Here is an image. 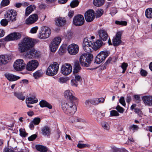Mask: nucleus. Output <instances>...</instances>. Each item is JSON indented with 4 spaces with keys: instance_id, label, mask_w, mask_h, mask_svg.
<instances>
[{
    "instance_id": "1",
    "label": "nucleus",
    "mask_w": 152,
    "mask_h": 152,
    "mask_svg": "<svg viewBox=\"0 0 152 152\" xmlns=\"http://www.w3.org/2000/svg\"><path fill=\"white\" fill-rule=\"evenodd\" d=\"M34 45L31 38L26 37L18 44V50L20 53L26 52L25 56L26 58H33L38 57L39 56V52L34 48L31 49Z\"/></svg>"
},
{
    "instance_id": "2",
    "label": "nucleus",
    "mask_w": 152,
    "mask_h": 152,
    "mask_svg": "<svg viewBox=\"0 0 152 152\" xmlns=\"http://www.w3.org/2000/svg\"><path fill=\"white\" fill-rule=\"evenodd\" d=\"M77 102L75 101H63L61 107L64 112L69 115H73L77 111L76 103Z\"/></svg>"
},
{
    "instance_id": "3",
    "label": "nucleus",
    "mask_w": 152,
    "mask_h": 152,
    "mask_svg": "<svg viewBox=\"0 0 152 152\" xmlns=\"http://www.w3.org/2000/svg\"><path fill=\"white\" fill-rule=\"evenodd\" d=\"M93 55L91 53L82 54L80 58V62L83 66H89L93 59Z\"/></svg>"
},
{
    "instance_id": "4",
    "label": "nucleus",
    "mask_w": 152,
    "mask_h": 152,
    "mask_svg": "<svg viewBox=\"0 0 152 152\" xmlns=\"http://www.w3.org/2000/svg\"><path fill=\"white\" fill-rule=\"evenodd\" d=\"M59 69V65L57 62H54L53 64L50 65L46 71V74L49 76H54L58 72Z\"/></svg>"
},
{
    "instance_id": "5",
    "label": "nucleus",
    "mask_w": 152,
    "mask_h": 152,
    "mask_svg": "<svg viewBox=\"0 0 152 152\" xmlns=\"http://www.w3.org/2000/svg\"><path fill=\"white\" fill-rule=\"evenodd\" d=\"M93 46L94 45L91 41H90L88 38L86 37L84 39L83 47L85 52L88 53H91L94 49Z\"/></svg>"
},
{
    "instance_id": "6",
    "label": "nucleus",
    "mask_w": 152,
    "mask_h": 152,
    "mask_svg": "<svg viewBox=\"0 0 152 152\" xmlns=\"http://www.w3.org/2000/svg\"><path fill=\"white\" fill-rule=\"evenodd\" d=\"M109 54V53L107 51H101L95 58L94 63L100 64L105 60Z\"/></svg>"
},
{
    "instance_id": "7",
    "label": "nucleus",
    "mask_w": 152,
    "mask_h": 152,
    "mask_svg": "<svg viewBox=\"0 0 152 152\" xmlns=\"http://www.w3.org/2000/svg\"><path fill=\"white\" fill-rule=\"evenodd\" d=\"M51 33L50 29L48 27L45 26L42 28L39 33V37L40 39H45L50 37Z\"/></svg>"
},
{
    "instance_id": "8",
    "label": "nucleus",
    "mask_w": 152,
    "mask_h": 152,
    "mask_svg": "<svg viewBox=\"0 0 152 152\" xmlns=\"http://www.w3.org/2000/svg\"><path fill=\"white\" fill-rule=\"evenodd\" d=\"M61 41V38L60 37H56L52 40L49 46L52 52H54L56 51Z\"/></svg>"
},
{
    "instance_id": "9",
    "label": "nucleus",
    "mask_w": 152,
    "mask_h": 152,
    "mask_svg": "<svg viewBox=\"0 0 152 152\" xmlns=\"http://www.w3.org/2000/svg\"><path fill=\"white\" fill-rule=\"evenodd\" d=\"M26 64L23 60L18 59L14 62L13 66L14 69L18 71H21L25 69Z\"/></svg>"
},
{
    "instance_id": "10",
    "label": "nucleus",
    "mask_w": 152,
    "mask_h": 152,
    "mask_svg": "<svg viewBox=\"0 0 152 152\" xmlns=\"http://www.w3.org/2000/svg\"><path fill=\"white\" fill-rule=\"evenodd\" d=\"M85 20L83 16L80 14L75 16L73 19V23L76 26H80L84 23Z\"/></svg>"
},
{
    "instance_id": "11",
    "label": "nucleus",
    "mask_w": 152,
    "mask_h": 152,
    "mask_svg": "<svg viewBox=\"0 0 152 152\" xmlns=\"http://www.w3.org/2000/svg\"><path fill=\"white\" fill-rule=\"evenodd\" d=\"M39 63L35 60H33L28 62L26 66V69L29 71H32L35 70L38 66Z\"/></svg>"
},
{
    "instance_id": "12",
    "label": "nucleus",
    "mask_w": 152,
    "mask_h": 152,
    "mask_svg": "<svg viewBox=\"0 0 152 152\" xmlns=\"http://www.w3.org/2000/svg\"><path fill=\"white\" fill-rule=\"evenodd\" d=\"M72 69V66L70 64H65L62 66L61 72L64 75H67L71 73Z\"/></svg>"
},
{
    "instance_id": "13",
    "label": "nucleus",
    "mask_w": 152,
    "mask_h": 152,
    "mask_svg": "<svg viewBox=\"0 0 152 152\" xmlns=\"http://www.w3.org/2000/svg\"><path fill=\"white\" fill-rule=\"evenodd\" d=\"M94 12L92 10H89L85 13L84 17L86 21L90 22L92 21L95 18Z\"/></svg>"
},
{
    "instance_id": "14",
    "label": "nucleus",
    "mask_w": 152,
    "mask_h": 152,
    "mask_svg": "<svg viewBox=\"0 0 152 152\" xmlns=\"http://www.w3.org/2000/svg\"><path fill=\"white\" fill-rule=\"evenodd\" d=\"M79 47L78 46L75 44L69 45L68 47V51L71 55H75L78 52Z\"/></svg>"
},
{
    "instance_id": "15",
    "label": "nucleus",
    "mask_w": 152,
    "mask_h": 152,
    "mask_svg": "<svg viewBox=\"0 0 152 152\" xmlns=\"http://www.w3.org/2000/svg\"><path fill=\"white\" fill-rule=\"evenodd\" d=\"M11 56L9 54L0 55V65L7 64L11 60Z\"/></svg>"
},
{
    "instance_id": "16",
    "label": "nucleus",
    "mask_w": 152,
    "mask_h": 152,
    "mask_svg": "<svg viewBox=\"0 0 152 152\" xmlns=\"http://www.w3.org/2000/svg\"><path fill=\"white\" fill-rule=\"evenodd\" d=\"M21 37V35L20 33L14 32L9 34L6 37L5 39L7 41L17 40L20 39Z\"/></svg>"
},
{
    "instance_id": "17",
    "label": "nucleus",
    "mask_w": 152,
    "mask_h": 152,
    "mask_svg": "<svg viewBox=\"0 0 152 152\" xmlns=\"http://www.w3.org/2000/svg\"><path fill=\"white\" fill-rule=\"evenodd\" d=\"M97 33L100 39V40L102 41H105L109 38L107 31L103 28L98 30Z\"/></svg>"
},
{
    "instance_id": "18",
    "label": "nucleus",
    "mask_w": 152,
    "mask_h": 152,
    "mask_svg": "<svg viewBox=\"0 0 152 152\" xmlns=\"http://www.w3.org/2000/svg\"><path fill=\"white\" fill-rule=\"evenodd\" d=\"M38 16L37 15L34 14L30 15L26 20L25 23L27 25H31L34 23L38 19Z\"/></svg>"
},
{
    "instance_id": "19",
    "label": "nucleus",
    "mask_w": 152,
    "mask_h": 152,
    "mask_svg": "<svg viewBox=\"0 0 152 152\" xmlns=\"http://www.w3.org/2000/svg\"><path fill=\"white\" fill-rule=\"evenodd\" d=\"M73 76L75 78L71 80V84L72 86L77 87L79 83H81L82 79L81 76L78 74L74 75Z\"/></svg>"
},
{
    "instance_id": "20",
    "label": "nucleus",
    "mask_w": 152,
    "mask_h": 152,
    "mask_svg": "<svg viewBox=\"0 0 152 152\" xmlns=\"http://www.w3.org/2000/svg\"><path fill=\"white\" fill-rule=\"evenodd\" d=\"M72 91L68 90L65 91L64 93L65 97L67 99H69L70 100L69 101L77 102V98L72 95Z\"/></svg>"
},
{
    "instance_id": "21",
    "label": "nucleus",
    "mask_w": 152,
    "mask_h": 152,
    "mask_svg": "<svg viewBox=\"0 0 152 152\" xmlns=\"http://www.w3.org/2000/svg\"><path fill=\"white\" fill-rule=\"evenodd\" d=\"M121 32H117L115 37L113 40V45L115 46L119 45L121 42Z\"/></svg>"
},
{
    "instance_id": "22",
    "label": "nucleus",
    "mask_w": 152,
    "mask_h": 152,
    "mask_svg": "<svg viewBox=\"0 0 152 152\" xmlns=\"http://www.w3.org/2000/svg\"><path fill=\"white\" fill-rule=\"evenodd\" d=\"M142 100L146 105H152V96H145L142 97Z\"/></svg>"
},
{
    "instance_id": "23",
    "label": "nucleus",
    "mask_w": 152,
    "mask_h": 152,
    "mask_svg": "<svg viewBox=\"0 0 152 152\" xmlns=\"http://www.w3.org/2000/svg\"><path fill=\"white\" fill-rule=\"evenodd\" d=\"M4 76L6 78L10 81H14L19 79L20 77L15 75H14L9 73H6L4 74Z\"/></svg>"
},
{
    "instance_id": "24",
    "label": "nucleus",
    "mask_w": 152,
    "mask_h": 152,
    "mask_svg": "<svg viewBox=\"0 0 152 152\" xmlns=\"http://www.w3.org/2000/svg\"><path fill=\"white\" fill-rule=\"evenodd\" d=\"M55 22L57 26H62L65 24L66 20L65 18L59 17L56 19Z\"/></svg>"
},
{
    "instance_id": "25",
    "label": "nucleus",
    "mask_w": 152,
    "mask_h": 152,
    "mask_svg": "<svg viewBox=\"0 0 152 152\" xmlns=\"http://www.w3.org/2000/svg\"><path fill=\"white\" fill-rule=\"evenodd\" d=\"M42 133L43 135L49 136L50 134V128L48 126H45L41 129Z\"/></svg>"
},
{
    "instance_id": "26",
    "label": "nucleus",
    "mask_w": 152,
    "mask_h": 152,
    "mask_svg": "<svg viewBox=\"0 0 152 152\" xmlns=\"http://www.w3.org/2000/svg\"><path fill=\"white\" fill-rule=\"evenodd\" d=\"M40 107H46L49 109L52 108V105L46 101L42 100L39 103Z\"/></svg>"
},
{
    "instance_id": "27",
    "label": "nucleus",
    "mask_w": 152,
    "mask_h": 152,
    "mask_svg": "<svg viewBox=\"0 0 152 152\" xmlns=\"http://www.w3.org/2000/svg\"><path fill=\"white\" fill-rule=\"evenodd\" d=\"M44 73L42 69L37 70L33 74V75L34 78L37 79L42 77Z\"/></svg>"
},
{
    "instance_id": "28",
    "label": "nucleus",
    "mask_w": 152,
    "mask_h": 152,
    "mask_svg": "<svg viewBox=\"0 0 152 152\" xmlns=\"http://www.w3.org/2000/svg\"><path fill=\"white\" fill-rule=\"evenodd\" d=\"M14 95L18 99L23 101L25 98V96H24L22 92H15Z\"/></svg>"
},
{
    "instance_id": "29",
    "label": "nucleus",
    "mask_w": 152,
    "mask_h": 152,
    "mask_svg": "<svg viewBox=\"0 0 152 152\" xmlns=\"http://www.w3.org/2000/svg\"><path fill=\"white\" fill-rule=\"evenodd\" d=\"M35 7H36L34 5H30L27 7L26 9L25 16H28L34 10Z\"/></svg>"
},
{
    "instance_id": "30",
    "label": "nucleus",
    "mask_w": 152,
    "mask_h": 152,
    "mask_svg": "<svg viewBox=\"0 0 152 152\" xmlns=\"http://www.w3.org/2000/svg\"><path fill=\"white\" fill-rule=\"evenodd\" d=\"M103 44V42L100 39L97 40L94 43V49L95 50H96L102 46Z\"/></svg>"
},
{
    "instance_id": "31",
    "label": "nucleus",
    "mask_w": 152,
    "mask_h": 152,
    "mask_svg": "<svg viewBox=\"0 0 152 152\" xmlns=\"http://www.w3.org/2000/svg\"><path fill=\"white\" fill-rule=\"evenodd\" d=\"M104 1L105 0H93V3L94 6L100 7L104 4Z\"/></svg>"
},
{
    "instance_id": "32",
    "label": "nucleus",
    "mask_w": 152,
    "mask_h": 152,
    "mask_svg": "<svg viewBox=\"0 0 152 152\" xmlns=\"http://www.w3.org/2000/svg\"><path fill=\"white\" fill-rule=\"evenodd\" d=\"M35 147L37 150L41 152H46L47 151V148L46 147L40 145H36Z\"/></svg>"
},
{
    "instance_id": "33",
    "label": "nucleus",
    "mask_w": 152,
    "mask_h": 152,
    "mask_svg": "<svg viewBox=\"0 0 152 152\" xmlns=\"http://www.w3.org/2000/svg\"><path fill=\"white\" fill-rule=\"evenodd\" d=\"M145 15L147 18H152V8H151L147 9L145 12Z\"/></svg>"
},
{
    "instance_id": "34",
    "label": "nucleus",
    "mask_w": 152,
    "mask_h": 152,
    "mask_svg": "<svg viewBox=\"0 0 152 152\" xmlns=\"http://www.w3.org/2000/svg\"><path fill=\"white\" fill-rule=\"evenodd\" d=\"M96 104V101L95 99H90L86 100L85 102V104L87 106H90V104Z\"/></svg>"
},
{
    "instance_id": "35",
    "label": "nucleus",
    "mask_w": 152,
    "mask_h": 152,
    "mask_svg": "<svg viewBox=\"0 0 152 152\" xmlns=\"http://www.w3.org/2000/svg\"><path fill=\"white\" fill-rule=\"evenodd\" d=\"M7 16H12L14 17L17 15V12L14 10H11L7 12Z\"/></svg>"
},
{
    "instance_id": "36",
    "label": "nucleus",
    "mask_w": 152,
    "mask_h": 152,
    "mask_svg": "<svg viewBox=\"0 0 152 152\" xmlns=\"http://www.w3.org/2000/svg\"><path fill=\"white\" fill-rule=\"evenodd\" d=\"M20 135L22 137H25L28 135L24 129H19Z\"/></svg>"
},
{
    "instance_id": "37",
    "label": "nucleus",
    "mask_w": 152,
    "mask_h": 152,
    "mask_svg": "<svg viewBox=\"0 0 152 152\" xmlns=\"http://www.w3.org/2000/svg\"><path fill=\"white\" fill-rule=\"evenodd\" d=\"M80 142H82V141H79V142L77 144V146L79 148H82L85 147H89L90 146L89 145L86 144H81Z\"/></svg>"
},
{
    "instance_id": "38",
    "label": "nucleus",
    "mask_w": 152,
    "mask_h": 152,
    "mask_svg": "<svg viewBox=\"0 0 152 152\" xmlns=\"http://www.w3.org/2000/svg\"><path fill=\"white\" fill-rule=\"evenodd\" d=\"M28 102V104H31L34 103H36L38 102V100L37 99H34L33 98L29 97L27 98Z\"/></svg>"
},
{
    "instance_id": "39",
    "label": "nucleus",
    "mask_w": 152,
    "mask_h": 152,
    "mask_svg": "<svg viewBox=\"0 0 152 152\" xmlns=\"http://www.w3.org/2000/svg\"><path fill=\"white\" fill-rule=\"evenodd\" d=\"M79 2L78 0L72 1L70 4V6L72 8H74L78 6Z\"/></svg>"
},
{
    "instance_id": "40",
    "label": "nucleus",
    "mask_w": 152,
    "mask_h": 152,
    "mask_svg": "<svg viewBox=\"0 0 152 152\" xmlns=\"http://www.w3.org/2000/svg\"><path fill=\"white\" fill-rule=\"evenodd\" d=\"M129 129L130 130H132L134 132L137 131L139 129V127L137 125L133 124L129 126Z\"/></svg>"
},
{
    "instance_id": "41",
    "label": "nucleus",
    "mask_w": 152,
    "mask_h": 152,
    "mask_svg": "<svg viewBox=\"0 0 152 152\" xmlns=\"http://www.w3.org/2000/svg\"><path fill=\"white\" fill-rule=\"evenodd\" d=\"M41 119L39 117H36L34 118L31 121L34 125H38L40 122Z\"/></svg>"
},
{
    "instance_id": "42",
    "label": "nucleus",
    "mask_w": 152,
    "mask_h": 152,
    "mask_svg": "<svg viewBox=\"0 0 152 152\" xmlns=\"http://www.w3.org/2000/svg\"><path fill=\"white\" fill-rule=\"evenodd\" d=\"M102 125L103 128L107 130H109L110 129V126L107 123L103 122L102 124Z\"/></svg>"
},
{
    "instance_id": "43",
    "label": "nucleus",
    "mask_w": 152,
    "mask_h": 152,
    "mask_svg": "<svg viewBox=\"0 0 152 152\" xmlns=\"http://www.w3.org/2000/svg\"><path fill=\"white\" fill-rule=\"evenodd\" d=\"M103 10L101 9H99L97 10L96 11V17L99 18L103 14Z\"/></svg>"
},
{
    "instance_id": "44",
    "label": "nucleus",
    "mask_w": 152,
    "mask_h": 152,
    "mask_svg": "<svg viewBox=\"0 0 152 152\" xmlns=\"http://www.w3.org/2000/svg\"><path fill=\"white\" fill-rule=\"evenodd\" d=\"M128 66V64L127 63L124 62L121 64V67L123 69L122 73H124L127 67Z\"/></svg>"
},
{
    "instance_id": "45",
    "label": "nucleus",
    "mask_w": 152,
    "mask_h": 152,
    "mask_svg": "<svg viewBox=\"0 0 152 152\" xmlns=\"http://www.w3.org/2000/svg\"><path fill=\"white\" fill-rule=\"evenodd\" d=\"M115 23L117 25H121L122 26H126L127 24V23L125 21H119L116 20L115 21Z\"/></svg>"
},
{
    "instance_id": "46",
    "label": "nucleus",
    "mask_w": 152,
    "mask_h": 152,
    "mask_svg": "<svg viewBox=\"0 0 152 152\" xmlns=\"http://www.w3.org/2000/svg\"><path fill=\"white\" fill-rule=\"evenodd\" d=\"M115 109L118 111V112L121 113H123L124 111V109L121 107L119 105H118L117 106Z\"/></svg>"
},
{
    "instance_id": "47",
    "label": "nucleus",
    "mask_w": 152,
    "mask_h": 152,
    "mask_svg": "<svg viewBox=\"0 0 152 152\" xmlns=\"http://www.w3.org/2000/svg\"><path fill=\"white\" fill-rule=\"evenodd\" d=\"M110 115L111 116H118L119 115V113L115 110H112L110 111Z\"/></svg>"
},
{
    "instance_id": "48",
    "label": "nucleus",
    "mask_w": 152,
    "mask_h": 152,
    "mask_svg": "<svg viewBox=\"0 0 152 152\" xmlns=\"http://www.w3.org/2000/svg\"><path fill=\"white\" fill-rule=\"evenodd\" d=\"M4 152H14V151L13 148L8 147L4 148Z\"/></svg>"
},
{
    "instance_id": "49",
    "label": "nucleus",
    "mask_w": 152,
    "mask_h": 152,
    "mask_svg": "<svg viewBox=\"0 0 152 152\" xmlns=\"http://www.w3.org/2000/svg\"><path fill=\"white\" fill-rule=\"evenodd\" d=\"M119 102L124 106L126 105V103L125 101L124 97H121L119 99Z\"/></svg>"
},
{
    "instance_id": "50",
    "label": "nucleus",
    "mask_w": 152,
    "mask_h": 152,
    "mask_svg": "<svg viewBox=\"0 0 152 152\" xmlns=\"http://www.w3.org/2000/svg\"><path fill=\"white\" fill-rule=\"evenodd\" d=\"M37 137V136L36 134H33L31 136L28 137V139L29 141H32L34 140Z\"/></svg>"
},
{
    "instance_id": "51",
    "label": "nucleus",
    "mask_w": 152,
    "mask_h": 152,
    "mask_svg": "<svg viewBox=\"0 0 152 152\" xmlns=\"http://www.w3.org/2000/svg\"><path fill=\"white\" fill-rule=\"evenodd\" d=\"M38 28V27L37 26L32 28L30 30V32L32 34L36 33L37 32Z\"/></svg>"
},
{
    "instance_id": "52",
    "label": "nucleus",
    "mask_w": 152,
    "mask_h": 152,
    "mask_svg": "<svg viewBox=\"0 0 152 152\" xmlns=\"http://www.w3.org/2000/svg\"><path fill=\"white\" fill-rule=\"evenodd\" d=\"M9 3V0H3L1 2L2 5L4 7L7 5Z\"/></svg>"
},
{
    "instance_id": "53",
    "label": "nucleus",
    "mask_w": 152,
    "mask_h": 152,
    "mask_svg": "<svg viewBox=\"0 0 152 152\" xmlns=\"http://www.w3.org/2000/svg\"><path fill=\"white\" fill-rule=\"evenodd\" d=\"M1 25L5 26L7 24L8 22L6 19H3L1 21Z\"/></svg>"
},
{
    "instance_id": "54",
    "label": "nucleus",
    "mask_w": 152,
    "mask_h": 152,
    "mask_svg": "<svg viewBox=\"0 0 152 152\" xmlns=\"http://www.w3.org/2000/svg\"><path fill=\"white\" fill-rule=\"evenodd\" d=\"M134 98L136 101V103H138L140 101V96L137 95H134L133 96Z\"/></svg>"
},
{
    "instance_id": "55",
    "label": "nucleus",
    "mask_w": 152,
    "mask_h": 152,
    "mask_svg": "<svg viewBox=\"0 0 152 152\" xmlns=\"http://www.w3.org/2000/svg\"><path fill=\"white\" fill-rule=\"evenodd\" d=\"M16 16H14V17H13L12 16H9L6 17V18H8V20L9 21H13L16 20Z\"/></svg>"
},
{
    "instance_id": "56",
    "label": "nucleus",
    "mask_w": 152,
    "mask_h": 152,
    "mask_svg": "<svg viewBox=\"0 0 152 152\" xmlns=\"http://www.w3.org/2000/svg\"><path fill=\"white\" fill-rule=\"evenodd\" d=\"M115 152H129L126 149L124 148L121 149H117L115 150Z\"/></svg>"
},
{
    "instance_id": "57",
    "label": "nucleus",
    "mask_w": 152,
    "mask_h": 152,
    "mask_svg": "<svg viewBox=\"0 0 152 152\" xmlns=\"http://www.w3.org/2000/svg\"><path fill=\"white\" fill-rule=\"evenodd\" d=\"M96 101V104L99 103H103L104 101V99L103 98L98 99L95 100Z\"/></svg>"
},
{
    "instance_id": "58",
    "label": "nucleus",
    "mask_w": 152,
    "mask_h": 152,
    "mask_svg": "<svg viewBox=\"0 0 152 152\" xmlns=\"http://www.w3.org/2000/svg\"><path fill=\"white\" fill-rule=\"evenodd\" d=\"M58 81L61 83H63L66 82V80L64 77H61L59 78Z\"/></svg>"
},
{
    "instance_id": "59",
    "label": "nucleus",
    "mask_w": 152,
    "mask_h": 152,
    "mask_svg": "<svg viewBox=\"0 0 152 152\" xmlns=\"http://www.w3.org/2000/svg\"><path fill=\"white\" fill-rule=\"evenodd\" d=\"M140 73L142 76H145L147 75V72L145 70L142 69L140 72Z\"/></svg>"
},
{
    "instance_id": "60",
    "label": "nucleus",
    "mask_w": 152,
    "mask_h": 152,
    "mask_svg": "<svg viewBox=\"0 0 152 152\" xmlns=\"http://www.w3.org/2000/svg\"><path fill=\"white\" fill-rule=\"evenodd\" d=\"M134 111L137 114H138V115H140L141 113V111L140 109L136 108L134 109Z\"/></svg>"
},
{
    "instance_id": "61",
    "label": "nucleus",
    "mask_w": 152,
    "mask_h": 152,
    "mask_svg": "<svg viewBox=\"0 0 152 152\" xmlns=\"http://www.w3.org/2000/svg\"><path fill=\"white\" fill-rule=\"evenodd\" d=\"M83 120L82 119L76 117H74V121L81 122H83Z\"/></svg>"
},
{
    "instance_id": "62",
    "label": "nucleus",
    "mask_w": 152,
    "mask_h": 152,
    "mask_svg": "<svg viewBox=\"0 0 152 152\" xmlns=\"http://www.w3.org/2000/svg\"><path fill=\"white\" fill-rule=\"evenodd\" d=\"M74 68L78 69V70H80V67L78 63H75Z\"/></svg>"
},
{
    "instance_id": "63",
    "label": "nucleus",
    "mask_w": 152,
    "mask_h": 152,
    "mask_svg": "<svg viewBox=\"0 0 152 152\" xmlns=\"http://www.w3.org/2000/svg\"><path fill=\"white\" fill-rule=\"evenodd\" d=\"M74 12L73 11H69L68 14V16L70 18H72L74 15Z\"/></svg>"
},
{
    "instance_id": "64",
    "label": "nucleus",
    "mask_w": 152,
    "mask_h": 152,
    "mask_svg": "<svg viewBox=\"0 0 152 152\" xmlns=\"http://www.w3.org/2000/svg\"><path fill=\"white\" fill-rule=\"evenodd\" d=\"M80 70H78V69L74 68L73 71V75H74L76 74H78V73L79 72Z\"/></svg>"
}]
</instances>
